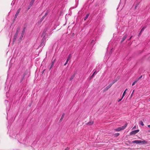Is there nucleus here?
<instances>
[{"label":"nucleus","mask_w":150,"mask_h":150,"mask_svg":"<svg viewBox=\"0 0 150 150\" xmlns=\"http://www.w3.org/2000/svg\"><path fill=\"white\" fill-rule=\"evenodd\" d=\"M71 54H70L69 55V56L67 58V61H69V60H70L71 59Z\"/></svg>","instance_id":"18"},{"label":"nucleus","mask_w":150,"mask_h":150,"mask_svg":"<svg viewBox=\"0 0 150 150\" xmlns=\"http://www.w3.org/2000/svg\"><path fill=\"white\" fill-rule=\"evenodd\" d=\"M93 41H94V40H93L92 41H91V43H93Z\"/></svg>","instance_id":"44"},{"label":"nucleus","mask_w":150,"mask_h":150,"mask_svg":"<svg viewBox=\"0 0 150 150\" xmlns=\"http://www.w3.org/2000/svg\"><path fill=\"white\" fill-rule=\"evenodd\" d=\"M139 129H137L136 130L133 131L130 133V135L135 134L136 133H137L138 132H139Z\"/></svg>","instance_id":"2"},{"label":"nucleus","mask_w":150,"mask_h":150,"mask_svg":"<svg viewBox=\"0 0 150 150\" xmlns=\"http://www.w3.org/2000/svg\"><path fill=\"white\" fill-rule=\"evenodd\" d=\"M23 37V35H21V36H20V39L21 40L22 38Z\"/></svg>","instance_id":"32"},{"label":"nucleus","mask_w":150,"mask_h":150,"mask_svg":"<svg viewBox=\"0 0 150 150\" xmlns=\"http://www.w3.org/2000/svg\"><path fill=\"white\" fill-rule=\"evenodd\" d=\"M28 73V71L26 70L24 72V73L23 74V76L25 77V76Z\"/></svg>","instance_id":"14"},{"label":"nucleus","mask_w":150,"mask_h":150,"mask_svg":"<svg viewBox=\"0 0 150 150\" xmlns=\"http://www.w3.org/2000/svg\"><path fill=\"white\" fill-rule=\"evenodd\" d=\"M134 90H133V92H134ZM133 93H132V95H131V96H132V94H133Z\"/></svg>","instance_id":"42"},{"label":"nucleus","mask_w":150,"mask_h":150,"mask_svg":"<svg viewBox=\"0 0 150 150\" xmlns=\"http://www.w3.org/2000/svg\"><path fill=\"white\" fill-rule=\"evenodd\" d=\"M20 28H21L19 26V27H18V28H17V29H16V33H17L18 34V33L19 32V30H20Z\"/></svg>","instance_id":"11"},{"label":"nucleus","mask_w":150,"mask_h":150,"mask_svg":"<svg viewBox=\"0 0 150 150\" xmlns=\"http://www.w3.org/2000/svg\"><path fill=\"white\" fill-rule=\"evenodd\" d=\"M74 75H72V76H71L70 79H69V80L70 81H71L73 79V78H74Z\"/></svg>","instance_id":"24"},{"label":"nucleus","mask_w":150,"mask_h":150,"mask_svg":"<svg viewBox=\"0 0 150 150\" xmlns=\"http://www.w3.org/2000/svg\"><path fill=\"white\" fill-rule=\"evenodd\" d=\"M55 59H54V60L52 61V63L51 64L50 67V69L52 68V67H53L54 64L55 62Z\"/></svg>","instance_id":"7"},{"label":"nucleus","mask_w":150,"mask_h":150,"mask_svg":"<svg viewBox=\"0 0 150 150\" xmlns=\"http://www.w3.org/2000/svg\"><path fill=\"white\" fill-rule=\"evenodd\" d=\"M68 61H67V60L66 62L64 64V65H66L67 64Z\"/></svg>","instance_id":"33"},{"label":"nucleus","mask_w":150,"mask_h":150,"mask_svg":"<svg viewBox=\"0 0 150 150\" xmlns=\"http://www.w3.org/2000/svg\"><path fill=\"white\" fill-rule=\"evenodd\" d=\"M45 38H43L42 39V40H41V42H43L44 43V42L45 41Z\"/></svg>","instance_id":"31"},{"label":"nucleus","mask_w":150,"mask_h":150,"mask_svg":"<svg viewBox=\"0 0 150 150\" xmlns=\"http://www.w3.org/2000/svg\"><path fill=\"white\" fill-rule=\"evenodd\" d=\"M127 125V123H126L123 126L115 129V130L117 132H119L121 130H123L125 128Z\"/></svg>","instance_id":"1"},{"label":"nucleus","mask_w":150,"mask_h":150,"mask_svg":"<svg viewBox=\"0 0 150 150\" xmlns=\"http://www.w3.org/2000/svg\"><path fill=\"white\" fill-rule=\"evenodd\" d=\"M45 17V16H43L41 18V19H40V22H42V21L44 19Z\"/></svg>","instance_id":"22"},{"label":"nucleus","mask_w":150,"mask_h":150,"mask_svg":"<svg viewBox=\"0 0 150 150\" xmlns=\"http://www.w3.org/2000/svg\"><path fill=\"white\" fill-rule=\"evenodd\" d=\"M49 12V11L48 10L47 11H46V13L45 14V15L44 16H45V17L47 15H48V14Z\"/></svg>","instance_id":"23"},{"label":"nucleus","mask_w":150,"mask_h":150,"mask_svg":"<svg viewBox=\"0 0 150 150\" xmlns=\"http://www.w3.org/2000/svg\"><path fill=\"white\" fill-rule=\"evenodd\" d=\"M21 8H19L18 10L16 12V13L15 16L14 17V19H15L17 18L18 16V15L19 13L21 11Z\"/></svg>","instance_id":"3"},{"label":"nucleus","mask_w":150,"mask_h":150,"mask_svg":"<svg viewBox=\"0 0 150 150\" xmlns=\"http://www.w3.org/2000/svg\"><path fill=\"white\" fill-rule=\"evenodd\" d=\"M142 32H141V31H140V33L139 34V36L141 34Z\"/></svg>","instance_id":"40"},{"label":"nucleus","mask_w":150,"mask_h":150,"mask_svg":"<svg viewBox=\"0 0 150 150\" xmlns=\"http://www.w3.org/2000/svg\"><path fill=\"white\" fill-rule=\"evenodd\" d=\"M142 77V75H141L138 79H137V80H138V81L141 79Z\"/></svg>","instance_id":"34"},{"label":"nucleus","mask_w":150,"mask_h":150,"mask_svg":"<svg viewBox=\"0 0 150 150\" xmlns=\"http://www.w3.org/2000/svg\"><path fill=\"white\" fill-rule=\"evenodd\" d=\"M97 73L96 71V70L93 73V74L92 75V76H91L90 78L92 79L93 77L94 76L95 74H96Z\"/></svg>","instance_id":"16"},{"label":"nucleus","mask_w":150,"mask_h":150,"mask_svg":"<svg viewBox=\"0 0 150 150\" xmlns=\"http://www.w3.org/2000/svg\"><path fill=\"white\" fill-rule=\"evenodd\" d=\"M93 123H94V122L93 121H92L91 122H88L87 123H86V125H93Z\"/></svg>","instance_id":"15"},{"label":"nucleus","mask_w":150,"mask_h":150,"mask_svg":"<svg viewBox=\"0 0 150 150\" xmlns=\"http://www.w3.org/2000/svg\"><path fill=\"white\" fill-rule=\"evenodd\" d=\"M18 34H17V33H15L14 35V36L13 37V42H14L16 40L17 38V37L18 36Z\"/></svg>","instance_id":"6"},{"label":"nucleus","mask_w":150,"mask_h":150,"mask_svg":"<svg viewBox=\"0 0 150 150\" xmlns=\"http://www.w3.org/2000/svg\"><path fill=\"white\" fill-rule=\"evenodd\" d=\"M138 81V80H136V81H135L133 83H132V85L134 86L135 85V84Z\"/></svg>","instance_id":"27"},{"label":"nucleus","mask_w":150,"mask_h":150,"mask_svg":"<svg viewBox=\"0 0 150 150\" xmlns=\"http://www.w3.org/2000/svg\"><path fill=\"white\" fill-rule=\"evenodd\" d=\"M26 27H24L23 29V30L22 31V32H21V35H24V33H25V29H26Z\"/></svg>","instance_id":"12"},{"label":"nucleus","mask_w":150,"mask_h":150,"mask_svg":"<svg viewBox=\"0 0 150 150\" xmlns=\"http://www.w3.org/2000/svg\"><path fill=\"white\" fill-rule=\"evenodd\" d=\"M149 101H150V98L149 99Z\"/></svg>","instance_id":"47"},{"label":"nucleus","mask_w":150,"mask_h":150,"mask_svg":"<svg viewBox=\"0 0 150 150\" xmlns=\"http://www.w3.org/2000/svg\"><path fill=\"white\" fill-rule=\"evenodd\" d=\"M119 78L118 77L117 78H116V79L113 80L112 83H111L112 85L115 82H116L119 79Z\"/></svg>","instance_id":"8"},{"label":"nucleus","mask_w":150,"mask_h":150,"mask_svg":"<svg viewBox=\"0 0 150 150\" xmlns=\"http://www.w3.org/2000/svg\"><path fill=\"white\" fill-rule=\"evenodd\" d=\"M31 6H30V5H29L28 7L27 10L28 11L29 10Z\"/></svg>","instance_id":"29"},{"label":"nucleus","mask_w":150,"mask_h":150,"mask_svg":"<svg viewBox=\"0 0 150 150\" xmlns=\"http://www.w3.org/2000/svg\"><path fill=\"white\" fill-rule=\"evenodd\" d=\"M148 127H149V128H150V125H148Z\"/></svg>","instance_id":"43"},{"label":"nucleus","mask_w":150,"mask_h":150,"mask_svg":"<svg viewBox=\"0 0 150 150\" xmlns=\"http://www.w3.org/2000/svg\"><path fill=\"white\" fill-rule=\"evenodd\" d=\"M132 142L136 144H140V140H134Z\"/></svg>","instance_id":"9"},{"label":"nucleus","mask_w":150,"mask_h":150,"mask_svg":"<svg viewBox=\"0 0 150 150\" xmlns=\"http://www.w3.org/2000/svg\"><path fill=\"white\" fill-rule=\"evenodd\" d=\"M125 95V94L124 93H123V94L122 95V98H123V97H124Z\"/></svg>","instance_id":"39"},{"label":"nucleus","mask_w":150,"mask_h":150,"mask_svg":"<svg viewBox=\"0 0 150 150\" xmlns=\"http://www.w3.org/2000/svg\"><path fill=\"white\" fill-rule=\"evenodd\" d=\"M24 77H24L22 76L20 80V83H21L22 82V81H23V80L24 79Z\"/></svg>","instance_id":"26"},{"label":"nucleus","mask_w":150,"mask_h":150,"mask_svg":"<svg viewBox=\"0 0 150 150\" xmlns=\"http://www.w3.org/2000/svg\"><path fill=\"white\" fill-rule=\"evenodd\" d=\"M34 2V1L31 0L30 3L29 5H30V6H32Z\"/></svg>","instance_id":"20"},{"label":"nucleus","mask_w":150,"mask_h":150,"mask_svg":"<svg viewBox=\"0 0 150 150\" xmlns=\"http://www.w3.org/2000/svg\"><path fill=\"white\" fill-rule=\"evenodd\" d=\"M147 142L145 140L141 141L140 140V144L142 143L143 144H146Z\"/></svg>","instance_id":"10"},{"label":"nucleus","mask_w":150,"mask_h":150,"mask_svg":"<svg viewBox=\"0 0 150 150\" xmlns=\"http://www.w3.org/2000/svg\"><path fill=\"white\" fill-rule=\"evenodd\" d=\"M140 122V124L141 125H142V126H143L144 125V124L142 121H141Z\"/></svg>","instance_id":"30"},{"label":"nucleus","mask_w":150,"mask_h":150,"mask_svg":"<svg viewBox=\"0 0 150 150\" xmlns=\"http://www.w3.org/2000/svg\"><path fill=\"white\" fill-rule=\"evenodd\" d=\"M122 99V98L121 99H119V100H118V102H119L120 101H121Z\"/></svg>","instance_id":"37"},{"label":"nucleus","mask_w":150,"mask_h":150,"mask_svg":"<svg viewBox=\"0 0 150 150\" xmlns=\"http://www.w3.org/2000/svg\"><path fill=\"white\" fill-rule=\"evenodd\" d=\"M69 148L68 147H67L64 150H69Z\"/></svg>","instance_id":"36"},{"label":"nucleus","mask_w":150,"mask_h":150,"mask_svg":"<svg viewBox=\"0 0 150 150\" xmlns=\"http://www.w3.org/2000/svg\"><path fill=\"white\" fill-rule=\"evenodd\" d=\"M127 34H126L125 35L123 38H122V40L121 43H122L123 42V41L125 40V39L127 38Z\"/></svg>","instance_id":"5"},{"label":"nucleus","mask_w":150,"mask_h":150,"mask_svg":"<svg viewBox=\"0 0 150 150\" xmlns=\"http://www.w3.org/2000/svg\"><path fill=\"white\" fill-rule=\"evenodd\" d=\"M64 115H65V113H63V114L62 115L60 119L59 120V122H61L62 121L63 118L64 117Z\"/></svg>","instance_id":"13"},{"label":"nucleus","mask_w":150,"mask_h":150,"mask_svg":"<svg viewBox=\"0 0 150 150\" xmlns=\"http://www.w3.org/2000/svg\"><path fill=\"white\" fill-rule=\"evenodd\" d=\"M112 85V84L110 83L106 87L105 89L106 90H108L111 86Z\"/></svg>","instance_id":"17"},{"label":"nucleus","mask_w":150,"mask_h":150,"mask_svg":"<svg viewBox=\"0 0 150 150\" xmlns=\"http://www.w3.org/2000/svg\"><path fill=\"white\" fill-rule=\"evenodd\" d=\"M136 126H134L133 128V129H136Z\"/></svg>","instance_id":"41"},{"label":"nucleus","mask_w":150,"mask_h":150,"mask_svg":"<svg viewBox=\"0 0 150 150\" xmlns=\"http://www.w3.org/2000/svg\"><path fill=\"white\" fill-rule=\"evenodd\" d=\"M44 44V43L43 42H41V44H40V45L41 46H43Z\"/></svg>","instance_id":"35"},{"label":"nucleus","mask_w":150,"mask_h":150,"mask_svg":"<svg viewBox=\"0 0 150 150\" xmlns=\"http://www.w3.org/2000/svg\"><path fill=\"white\" fill-rule=\"evenodd\" d=\"M146 28V26H144V27H143V28H142V29H141V32H142V31H143Z\"/></svg>","instance_id":"28"},{"label":"nucleus","mask_w":150,"mask_h":150,"mask_svg":"<svg viewBox=\"0 0 150 150\" xmlns=\"http://www.w3.org/2000/svg\"><path fill=\"white\" fill-rule=\"evenodd\" d=\"M140 2H137V4H136L135 7V8H134L135 9H136L137 8V7L139 5V4L140 3Z\"/></svg>","instance_id":"21"},{"label":"nucleus","mask_w":150,"mask_h":150,"mask_svg":"<svg viewBox=\"0 0 150 150\" xmlns=\"http://www.w3.org/2000/svg\"><path fill=\"white\" fill-rule=\"evenodd\" d=\"M89 16V14H87L86 15V16L84 18V20L86 21V19L88 18Z\"/></svg>","instance_id":"19"},{"label":"nucleus","mask_w":150,"mask_h":150,"mask_svg":"<svg viewBox=\"0 0 150 150\" xmlns=\"http://www.w3.org/2000/svg\"><path fill=\"white\" fill-rule=\"evenodd\" d=\"M120 135V134L119 133H116L114 135L115 137H118Z\"/></svg>","instance_id":"25"},{"label":"nucleus","mask_w":150,"mask_h":150,"mask_svg":"<svg viewBox=\"0 0 150 150\" xmlns=\"http://www.w3.org/2000/svg\"><path fill=\"white\" fill-rule=\"evenodd\" d=\"M125 92H126V91H125L123 93H124L125 94Z\"/></svg>","instance_id":"45"},{"label":"nucleus","mask_w":150,"mask_h":150,"mask_svg":"<svg viewBox=\"0 0 150 150\" xmlns=\"http://www.w3.org/2000/svg\"><path fill=\"white\" fill-rule=\"evenodd\" d=\"M50 27V26L49 25L48 26V27L47 28H45L44 29V31H43L42 34V35H44L45 36L46 34V31L48 30V28L49 27Z\"/></svg>","instance_id":"4"},{"label":"nucleus","mask_w":150,"mask_h":150,"mask_svg":"<svg viewBox=\"0 0 150 150\" xmlns=\"http://www.w3.org/2000/svg\"><path fill=\"white\" fill-rule=\"evenodd\" d=\"M132 36H131V37L128 40H131L132 38Z\"/></svg>","instance_id":"38"},{"label":"nucleus","mask_w":150,"mask_h":150,"mask_svg":"<svg viewBox=\"0 0 150 150\" xmlns=\"http://www.w3.org/2000/svg\"><path fill=\"white\" fill-rule=\"evenodd\" d=\"M127 88L126 89V90H125V91H127Z\"/></svg>","instance_id":"46"}]
</instances>
